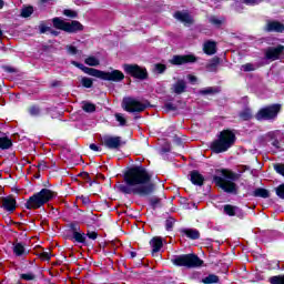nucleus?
Here are the masks:
<instances>
[{
    "label": "nucleus",
    "mask_w": 284,
    "mask_h": 284,
    "mask_svg": "<svg viewBox=\"0 0 284 284\" xmlns=\"http://www.w3.org/2000/svg\"><path fill=\"white\" fill-rule=\"evenodd\" d=\"M125 184L116 187L122 194H138V196H150L154 192L152 174L143 166H134L124 174Z\"/></svg>",
    "instance_id": "f257e3e1"
},
{
    "label": "nucleus",
    "mask_w": 284,
    "mask_h": 284,
    "mask_svg": "<svg viewBox=\"0 0 284 284\" xmlns=\"http://www.w3.org/2000/svg\"><path fill=\"white\" fill-rule=\"evenodd\" d=\"M235 141L236 135L230 130H224L220 133L219 139L211 143V150L215 152V154L227 152V150L234 145Z\"/></svg>",
    "instance_id": "f03ea898"
},
{
    "label": "nucleus",
    "mask_w": 284,
    "mask_h": 284,
    "mask_svg": "<svg viewBox=\"0 0 284 284\" xmlns=\"http://www.w3.org/2000/svg\"><path fill=\"white\" fill-rule=\"evenodd\" d=\"M52 199H54V192L49 189H42L40 192L30 196L24 205L27 210H39L45 203H50Z\"/></svg>",
    "instance_id": "7ed1b4c3"
},
{
    "label": "nucleus",
    "mask_w": 284,
    "mask_h": 284,
    "mask_svg": "<svg viewBox=\"0 0 284 284\" xmlns=\"http://www.w3.org/2000/svg\"><path fill=\"white\" fill-rule=\"evenodd\" d=\"M171 262L178 267H201L203 265V261L195 254L175 255L171 258Z\"/></svg>",
    "instance_id": "20e7f679"
},
{
    "label": "nucleus",
    "mask_w": 284,
    "mask_h": 284,
    "mask_svg": "<svg viewBox=\"0 0 284 284\" xmlns=\"http://www.w3.org/2000/svg\"><path fill=\"white\" fill-rule=\"evenodd\" d=\"M52 23L57 30H63V32H69L70 34L83 31V24L77 20L65 22L61 18H53Z\"/></svg>",
    "instance_id": "39448f33"
},
{
    "label": "nucleus",
    "mask_w": 284,
    "mask_h": 284,
    "mask_svg": "<svg viewBox=\"0 0 284 284\" xmlns=\"http://www.w3.org/2000/svg\"><path fill=\"white\" fill-rule=\"evenodd\" d=\"M281 112V104H272L258 110L255 115L257 121H276Z\"/></svg>",
    "instance_id": "423d86ee"
},
{
    "label": "nucleus",
    "mask_w": 284,
    "mask_h": 284,
    "mask_svg": "<svg viewBox=\"0 0 284 284\" xmlns=\"http://www.w3.org/2000/svg\"><path fill=\"white\" fill-rule=\"evenodd\" d=\"M95 78L102 79L103 81H113L115 83H119V81H123V79H125V75L120 70H112L110 72H105L98 69Z\"/></svg>",
    "instance_id": "0eeeda50"
},
{
    "label": "nucleus",
    "mask_w": 284,
    "mask_h": 284,
    "mask_svg": "<svg viewBox=\"0 0 284 284\" xmlns=\"http://www.w3.org/2000/svg\"><path fill=\"white\" fill-rule=\"evenodd\" d=\"M101 145L109 150H119L123 145V138L114 135H103L101 139Z\"/></svg>",
    "instance_id": "6e6552de"
},
{
    "label": "nucleus",
    "mask_w": 284,
    "mask_h": 284,
    "mask_svg": "<svg viewBox=\"0 0 284 284\" xmlns=\"http://www.w3.org/2000/svg\"><path fill=\"white\" fill-rule=\"evenodd\" d=\"M123 108L126 112H143L148 104L132 98H126L123 100Z\"/></svg>",
    "instance_id": "1a4fd4ad"
},
{
    "label": "nucleus",
    "mask_w": 284,
    "mask_h": 284,
    "mask_svg": "<svg viewBox=\"0 0 284 284\" xmlns=\"http://www.w3.org/2000/svg\"><path fill=\"white\" fill-rule=\"evenodd\" d=\"M123 70L126 74H130L135 79H148V70L139 67L138 64H124Z\"/></svg>",
    "instance_id": "9d476101"
},
{
    "label": "nucleus",
    "mask_w": 284,
    "mask_h": 284,
    "mask_svg": "<svg viewBox=\"0 0 284 284\" xmlns=\"http://www.w3.org/2000/svg\"><path fill=\"white\" fill-rule=\"evenodd\" d=\"M215 184L219 185L224 192H227L229 194H234L236 192V183L232 181H227L221 176L214 178Z\"/></svg>",
    "instance_id": "9b49d317"
},
{
    "label": "nucleus",
    "mask_w": 284,
    "mask_h": 284,
    "mask_svg": "<svg viewBox=\"0 0 284 284\" xmlns=\"http://www.w3.org/2000/svg\"><path fill=\"white\" fill-rule=\"evenodd\" d=\"M196 61V57L194 55H174L171 60L173 65H183L184 63H194Z\"/></svg>",
    "instance_id": "f8f14e48"
},
{
    "label": "nucleus",
    "mask_w": 284,
    "mask_h": 284,
    "mask_svg": "<svg viewBox=\"0 0 284 284\" xmlns=\"http://www.w3.org/2000/svg\"><path fill=\"white\" fill-rule=\"evenodd\" d=\"M224 214H227V216H237V219H243L244 216L243 210L232 204L224 205Z\"/></svg>",
    "instance_id": "ddd939ff"
},
{
    "label": "nucleus",
    "mask_w": 284,
    "mask_h": 284,
    "mask_svg": "<svg viewBox=\"0 0 284 284\" xmlns=\"http://www.w3.org/2000/svg\"><path fill=\"white\" fill-rule=\"evenodd\" d=\"M174 18L178 19V21L184 23V26H192V23H194V19L192 18V16H190V13L185 11L175 12Z\"/></svg>",
    "instance_id": "4468645a"
},
{
    "label": "nucleus",
    "mask_w": 284,
    "mask_h": 284,
    "mask_svg": "<svg viewBox=\"0 0 284 284\" xmlns=\"http://www.w3.org/2000/svg\"><path fill=\"white\" fill-rule=\"evenodd\" d=\"M1 203L7 212H14L17 210V200L12 196L2 197Z\"/></svg>",
    "instance_id": "2eb2a0df"
},
{
    "label": "nucleus",
    "mask_w": 284,
    "mask_h": 284,
    "mask_svg": "<svg viewBox=\"0 0 284 284\" xmlns=\"http://www.w3.org/2000/svg\"><path fill=\"white\" fill-rule=\"evenodd\" d=\"M284 47L283 45H278L276 48H270L266 53L265 57L266 59L271 60V61H276V59H278V57H281V53L283 52Z\"/></svg>",
    "instance_id": "dca6fc26"
},
{
    "label": "nucleus",
    "mask_w": 284,
    "mask_h": 284,
    "mask_svg": "<svg viewBox=\"0 0 284 284\" xmlns=\"http://www.w3.org/2000/svg\"><path fill=\"white\" fill-rule=\"evenodd\" d=\"M203 52L204 54H209V57H212V54H216V43L212 40L204 42Z\"/></svg>",
    "instance_id": "f3484780"
},
{
    "label": "nucleus",
    "mask_w": 284,
    "mask_h": 284,
    "mask_svg": "<svg viewBox=\"0 0 284 284\" xmlns=\"http://www.w3.org/2000/svg\"><path fill=\"white\" fill-rule=\"evenodd\" d=\"M72 65H75V68H79L80 70H82V72L84 74H89V77H97L98 69L88 68V67H85L82 63H79L77 61H73Z\"/></svg>",
    "instance_id": "a211bd4d"
},
{
    "label": "nucleus",
    "mask_w": 284,
    "mask_h": 284,
    "mask_svg": "<svg viewBox=\"0 0 284 284\" xmlns=\"http://www.w3.org/2000/svg\"><path fill=\"white\" fill-rule=\"evenodd\" d=\"M266 30L268 32H284V24L281 22H276V21L268 22Z\"/></svg>",
    "instance_id": "6ab92c4d"
},
{
    "label": "nucleus",
    "mask_w": 284,
    "mask_h": 284,
    "mask_svg": "<svg viewBox=\"0 0 284 284\" xmlns=\"http://www.w3.org/2000/svg\"><path fill=\"white\" fill-rule=\"evenodd\" d=\"M150 245L152 247V254H156L161 251V247H163V241L161 240V237H153L150 241Z\"/></svg>",
    "instance_id": "aec40b11"
},
{
    "label": "nucleus",
    "mask_w": 284,
    "mask_h": 284,
    "mask_svg": "<svg viewBox=\"0 0 284 284\" xmlns=\"http://www.w3.org/2000/svg\"><path fill=\"white\" fill-rule=\"evenodd\" d=\"M204 181H205V178H203L201 173H199V171L191 172V183H193V185L201 186L203 185Z\"/></svg>",
    "instance_id": "412c9836"
},
{
    "label": "nucleus",
    "mask_w": 284,
    "mask_h": 284,
    "mask_svg": "<svg viewBox=\"0 0 284 284\" xmlns=\"http://www.w3.org/2000/svg\"><path fill=\"white\" fill-rule=\"evenodd\" d=\"M13 254L16 256H28V250H26V246L22 243H14Z\"/></svg>",
    "instance_id": "4be33fe9"
},
{
    "label": "nucleus",
    "mask_w": 284,
    "mask_h": 284,
    "mask_svg": "<svg viewBox=\"0 0 284 284\" xmlns=\"http://www.w3.org/2000/svg\"><path fill=\"white\" fill-rule=\"evenodd\" d=\"M182 234L187 236V239H192V241H196L201 236V233L196 229H183Z\"/></svg>",
    "instance_id": "5701e85b"
},
{
    "label": "nucleus",
    "mask_w": 284,
    "mask_h": 284,
    "mask_svg": "<svg viewBox=\"0 0 284 284\" xmlns=\"http://www.w3.org/2000/svg\"><path fill=\"white\" fill-rule=\"evenodd\" d=\"M187 85L183 80H178L176 83L173 84L172 90L175 94H183Z\"/></svg>",
    "instance_id": "b1692460"
},
{
    "label": "nucleus",
    "mask_w": 284,
    "mask_h": 284,
    "mask_svg": "<svg viewBox=\"0 0 284 284\" xmlns=\"http://www.w3.org/2000/svg\"><path fill=\"white\" fill-rule=\"evenodd\" d=\"M209 23H211V26H214V28H221V26L225 23V18L219 16H211L209 17Z\"/></svg>",
    "instance_id": "393cba45"
},
{
    "label": "nucleus",
    "mask_w": 284,
    "mask_h": 284,
    "mask_svg": "<svg viewBox=\"0 0 284 284\" xmlns=\"http://www.w3.org/2000/svg\"><path fill=\"white\" fill-rule=\"evenodd\" d=\"M221 91L219 90V88L216 87H207V88H204V89H201L199 91V94H202L203 97H212L214 94H219Z\"/></svg>",
    "instance_id": "a878e982"
},
{
    "label": "nucleus",
    "mask_w": 284,
    "mask_h": 284,
    "mask_svg": "<svg viewBox=\"0 0 284 284\" xmlns=\"http://www.w3.org/2000/svg\"><path fill=\"white\" fill-rule=\"evenodd\" d=\"M222 176H224V179H229V181H239V179H241L239 173H234L230 170H222Z\"/></svg>",
    "instance_id": "bb28decb"
},
{
    "label": "nucleus",
    "mask_w": 284,
    "mask_h": 284,
    "mask_svg": "<svg viewBox=\"0 0 284 284\" xmlns=\"http://www.w3.org/2000/svg\"><path fill=\"white\" fill-rule=\"evenodd\" d=\"M12 140L8 136H0V150H10Z\"/></svg>",
    "instance_id": "cd10ccee"
},
{
    "label": "nucleus",
    "mask_w": 284,
    "mask_h": 284,
    "mask_svg": "<svg viewBox=\"0 0 284 284\" xmlns=\"http://www.w3.org/2000/svg\"><path fill=\"white\" fill-rule=\"evenodd\" d=\"M253 196L260 199H270V191H267L266 189L258 187L253 192Z\"/></svg>",
    "instance_id": "c85d7f7f"
},
{
    "label": "nucleus",
    "mask_w": 284,
    "mask_h": 284,
    "mask_svg": "<svg viewBox=\"0 0 284 284\" xmlns=\"http://www.w3.org/2000/svg\"><path fill=\"white\" fill-rule=\"evenodd\" d=\"M20 281H37V274L32 273V272H27V273H22L20 274Z\"/></svg>",
    "instance_id": "c756f323"
},
{
    "label": "nucleus",
    "mask_w": 284,
    "mask_h": 284,
    "mask_svg": "<svg viewBox=\"0 0 284 284\" xmlns=\"http://www.w3.org/2000/svg\"><path fill=\"white\" fill-rule=\"evenodd\" d=\"M87 65H91V68H97V65L101 64V61L97 57H89L84 60Z\"/></svg>",
    "instance_id": "7c9ffc66"
},
{
    "label": "nucleus",
    "mask_w": 284,
    "mask_h": 284,
    "mask_svg": "<svg viewBox=\"0 0 284 284\" xmlns=\"http://www.w3.org/2000/svg\"><path fill=\"white\" fill-rule=\"evenodd\" d=\"M73 239L77 243H85V234L77 231V227L73 231Z\"/></svg>",
    "instance_id": "2f4dec72"
},
{
    "label": "nucleus",
    "mask_w": 284,
    "mask_h": 284,
    "mask_svg": "<svg viewBox=\"0 0 284 284\" xmlns=\"http://www.w3.org/2000/svg\"><path fill=\"white\" fill-rule=\"evenodd\" d=\"M219 63H220L219 58H213V59L211 60V63H209V64L206 65L207 71H209V72H214V70H216V68L219 67Z\"/></svg>",
    "instance_id": "473e14b6"
},
{
    "label": "nucleus",
    "mask_w": 284,
    "mask_h": 284,
    "mask_svg": "<svg viewBox=\"0 0 284 284\" xmlns=\"http://www.w3.org/2000/svg\"><path fill=\"white\" fill-rule=\"evenodd\" d=\"M33 12H34V8H32V7H24L21 10V17L23 19H28V17H32Z\"/></svg>",
    "instance_id": "72a5a7b5"
},
{
    "label": "nucleus",
    "mask_w": 284,
    "mask_h": 284,
    "mask_svg": "<svg viewBox=\"0 0 284 284\" xmlns=\"http://www.w3.org/2000/svg\"><path fill=\"white\" fill-rule=\"evenodd\" d=\"M240 118L243 121H250V119H252V111L250 109H245L243 112L240 113Z\"/></svg>",
    "instance_id": "f704fd0d"
},
{
    "label": "nucleus",
    "mask_w": 284,
    "mask_h": 284,
    "mask_svg": "<svg viewBox=\"0 0 284 284\" xmlns=\"http://www.w3.org/2000/svg\"><path fill=\"white\" fill-rule=\"evenodd\" d=\"M205 284L219 283V276L211 274L203 280Z\"/></svg>",
    "instance_id": "c9c22d12"
},
{
    "label": "nucleus",
    "mask_w": 284,
    "mask_h": 284,
    "mask_svg": "<svg viewBox=\"0 0 284 284\" xmlns=\"http://www.w3.org/2000/svg\"><path fill=\"white\" fill-rule=\"evenodd\" d=\"M29 114L31 116H41V109L37 105L29 108Z\"/></svg>",
    "instance_id": "e433bc0d"
},
{
    "label": "nucleus",
    "mask_w": 284,
    "mask_h": 284,
    "mask_svg": "<svg viewBox=\"0 0 284 284\" xmlns=\"http://www.w3.org/2000/svg\"><path fill=\"white\" fill-rule=\"evenodd\" d=\"M82 110H84V112H94L97 110V106L93 103L84 102L82 105Z\"/></svg>",
    "instance_id": "4c0bfd02"
},
{
    "label": "nucleus",
    "mask_w": 284,
    "mask_h": 284,
    "mask_svg": "<svg viewBox=\"0 0 284 284\" xmlns=\"http://www.w3.org/2000/svg\"><path fill=\"white\" fill-rule=\"evenodd\" d=\"M271 284H284V275L272 276L270 278Z\"/></svg>",
    "instance_id": "58836bf2"
},
{
    "label": "nucleus",
    "mask_w": 284,
    "mask_h": 284,
    "mask_svg": "<svg viewBox=\"0 0 284 284\" xmlns=\"http://www.w3.org/2000/svg\"><path fill=\"white\" fill-rule=\"evenodd\" d=\"M64 17H69V19H77L79 17V13L74 10L65 9L63 11Z\"/></svg>",
    "instance_id": "ea45409f"
},
{
    "label": "nucleus",
    "mask_w": 284,
    "mask_h": 284,
    "mask_svg": "<svg viewBox=\"0 0 284 284\" xmlns=\"http://www.w3.org/2000/svg\"><path fill=\"white\" fill-rule=\"evenodd\" d=\"M241 70H243V72H254V70H256V65L253 63H246L241 67Z\"/></svg>",
    "instance_id": "a19ab883"
},
{
    "label": "nucleus",
    "mask_w": 284,
    "mask_h": 284,
    "mask_svg": "<svg viewBox=\"0 0 284 284\" xmlns=\"http://www.w3.org/2000/svg\"><path fill=\"white\" fill-rule=\"evenodd\" d=\"M115 120L120 123L121 126H124L128 123V120H125V116H123L122 113H115Z\"/></svg>",
    "instance_id": "79ce46f5"
},
{
    "label": "nucleus",
    "mask_w": 284,
    "mask_h": 284,
    "mask_svg": "<svg viewBox=\"0 0 284 284\" xmlns=\"http://www.w3.org/2000/svg\"><path fill=\"white\" fill-rule=\"evenodd\" d=\"M81 83H82L83 88H91L93 84L92 79H90V78H82Z\"/></svg>",
    "instance_id": "37998d69"
},
{
    "label": "nucleus",
    "mask_w": 284,
    "mask_h": 284,
    "mask_svg": "<svg viewBox=\"0 0 284 284\" xmlns=\"http://www.w3.org/2000/svg\"><path fill=\"white\" fill-rule=\"evenodd\" d=\"M165 64H161L158 63L154 65V70L159 73V74H163V72H165Z\"/></svg>",
    "instance_id": "c03bdc74"
},
{
    "label": "nucleus",
    "mask_w": 284,
    "mask_h": 284,
    "mask_svg": "<svg viewBox=\"0 0 284 284\" xmlns=\"http://www.w3.org/2000/svg\"><path fill=\"white\" fill-rule=\"evenodd\" d=\"M40 34H45V32H52V29L45 24L39 26Z\"/></svg>",
    "instance_id": "a18cd8bd"
},
{
    "label": "nucleus",
    "mask_w": 284,
    "mask_h": 284,
    "mask_svg": "<svg viewBox=\"0 0 284 284\" xmlns=\"http://www.w3.org/2000/svg\"><path fill=\"white\" fill-rule=\"evenodd\" d=\"M39 256L41 261H50V251H44L42 253H39Z\"/></svg>",
    "instance_id": "49530a36"
},
{
    "label": "nucleus",
    "mask_w": 284,
    "mask_h": 284,
    "mask_svg": "<svg viewBox=\"0 0 284 284\" xmlns=\"http://www.w3.org/2000/svg\"><path fill=\"white\" fill-rule=\"evenodd\" d=\"M276 194L280 196V199H284V184L276 187Z\"/></svg>",
    "instance_id": "de8ad7c7"
},
{
    "label": "nucleus",
    "mask_w": 284,
    "mask_h": 284,
    "mask_svg": "<svg viewBox=\"0 0 284 284\" xmlns=\"http://www.w3.org/2000/svg\"><path fill=\"white\" fill-rule=\"evenodd\" d=\"M67 51L69 52V54H72V55L79 52V50L74 45H67Z\"/></svg>",
    "instance_id": "09e8293b"
},
{
    "label": "nucleus",
    "mask_w": 284,
    "mask_h": 284,
    "mask_svg": "<svg viewBox=\"0 0 284 284\" xmlns=\"http://www.w3.org/2000/svg\"><path fill=\"white\" fill-rule=\"evenodd\" d=\"M274 169L277 172V174H281L282 176H284V164H277L274 166Z\"/></svg>",
    "instance_id": "8fccbe9b"
},
{
    "label": "nucleus",
    "mask_w": 284,
    "mask_h": 284,
    "mask_svg": "<svg viewBox=\"0 0 284 284\" xmlns=\"http://www.w3.org/2000/svg\"><path fill=\"white\" fill-rule=\"evenodd\" d=\"M151 205L153 206V207H156V205H159V203H161V199H159V197H156V196H154V197H151Z\"/></svg>",
    "instance_id": "3c124183"
},
{
    "label": "nucleus",
    "mask_w": 284,
    "mask_h": 284,
    "mask_svg": "<svg viewBox=\"0 0 284 284\" xmlns=\"http://www.w3.org/2000/svg\"><path fill=\"white\" fill-rule=\"evenodd\" d=\"M164 108H165L166 112L176 110V106H174V104H172V103H166L164 105Z\"/></svg>",
    "instance_id": "603ef678"
},
{
    "label": "nucleus",
    "mask_w": 284,
    "mask_h": 284,
    "mask_svg": "<svg viewBox=\"0 0 284 284\" xmlns=\"http://www.w3.org/2000/svg\"><path fill=\"white\" fill-rule=\"evenodd\" d=\"M38 169L39 171L48 170V164L45 162H40Z\"/></svg>",
    "instance_id": "864d4df0"
},
{
    "label": "nucleus",
    "mask_w": 284,
    "mask_h": 284,
    "mask_svg": "<svg viewBox=\"0 0 284 284\" xmlns=\"http://www.w3.org/2000/svg\"><path fill=\"white\" fill-rule=\"evenodd\" d=\"M87 236H89V239H91L92 241H97V232H89L87 233Z\"/></svg>",
    "instance_id": "5fc2aeb1"
},
{
    "label": "nucleus",
    "mask_w": 284,
    "mask_h": 284,
    "mask_svg": "<svg viewBox=\"0 0 284 284\" xmlns=\"http://www.w3.org/2000/svg\"><path fill=\"white\" fill-rule=\"evenodd\" d=\"M78 199L82 200V203L84 205H88L90 203V197H88V196L82 195V196H79Z\"/></svg>",
    "instance_id": "6e6d98bb"
},
{
    "label": "nucleus",
    "mask_w": 284,
    "mask_h": 284,
    "mask_svg": "<svg viewBox=\"0 0 284 284\" xmlns=\"http://www.w3.org/2000/svg\"><path fill=\"white\" fill-rule=\"evenodd\" d=\"M166 230H172L174 227V222L172 220H166Z\"/></svg>",
    "instance_id": "4d7b16f0"
},
{
    "label": "nucleus",
    "mask_w": 284,
    "mask_h": 284,
    "mask_svg": "<svg viewBox=\"0 0 284 284\" xmlns=\"http://www.w3.org/2000/svg\"><path fill=\"white\" fill-rule=\"evenodd\" d=\"M90 150L93 152H101V148L97 146V144H90Z\"/></svg>",
    "instance_id": "13d9d810"
},
{
    "label": "nucleus",
    "mask_w": 284,
    "mask_h": 284,
    "mask_svg": "<svg viewBox=\"0 0 284 284\" xmlns=\"http://www.w3.org/2000/svg\"><path fill=\"white\" fill-rule=\"evenodd\" d=\"M272 145H273L274 148H276L277 150H280V148H281V142H278V140H274V141L272 142Z\"/></svg>",
    "instance_id": "bf43d9fd"
},
{
    "label": "nucleus",
    "mask_w": 284,
    "mask_h": 284,
    "mask_svg": "<svg viewBox=\"0 0 284 284\" xmlns=\"http://www.w3.org/2000/svg\"><path fill=\"white\" fill-rule=\"evenodd\" d=\"M187 79L191 83H196L197 79L195 75H187Z\"/></svg>",
    "instance_id": "052dcab7"
},
{
    "label": "nucleus",
    "mask_w": 284,
    "mask_h": 284,
    "mask_svg": "<svg viewBox=\"0 0 284 284\" xmlns=\"http://www.w3.org/2000/svg\"><path fill=\"white\" fill-rule=\"evenodd\" d=\"M170 145H166V146H163L162 149H161V154H165L166 152H170Z\"/></svg>",
    "instance_id": "680f3d73"
},
{
    "label": "nucleus",
    "mask_w": 284,
    "mask_h": 284,
    "mask_svg": "<svg viewBox=\"0 0 284 284\" xmlns=\"http://www.w3.org/2000/svg\"><path fill=\"white\" fill-rule=\"evenodd\" d=\"M246 3H248L250 6H254L256 4V0H246Z\"/></svg>",
    "instance_id": "e2e57ef3"
},
{
    "label": "nucleus",
    "mask_w": 284,
    "mask_h": 284,
    "mask_svg": "<svg viewBox=\"0 0 284 284\" xmlns=\"http://www.w3.org/2000/svg\"><path fill=\"white\" fill-rule=\"evenodd\" d=\"M4 70H6L7 72H14V69H12V68H10V67H6Z\"/></svg>",
    "instance_id": "0e129e2a"
},
{
    "label": "nucleus",
    "mask_w": 284,
    "mask_h": 284,
    "mask_svg": "<svg viewBox=\"0 0 284 284\" xmlns=\"http://www.w3.org/2000/svg\"><path fill=\"white\" fill-rule=\"evenodd\" d=\"M49 32H51V34H54L55 37H57V34H58V32H57V31H53L52 29H51V31H49Z\"/></svg>",
    "instance_id": "69168bd1"
},
{
    "label": "nucleus",
    "mask_w": 284,
    "mask_h": 284,
    "mask_svg": "<svg viewBox=\"0 0 284 284\" xmlns=\"http://www.w3.org/2000/svg\"><path fill=\"white\" fill-rule=\"evenodd\" d=\"M3 8V0H0V10Z\"/></svg>",
    "instance_id": "338daca9"
},
{
    "label": "nucleus",
    "mask_w": 284,
    "mask_h": 284,
    "mask_svg": "<svg viewBox=\"0 0 284 284\" xmlns=\"http://www.w3.org/2000/svg\"><path fill=\"white\" fill-rule=\"evenodd\" d=\"M131 256H132V258H134V256H136V253L131 252Z\"/></svg>",
    "instance_id": "774afa93"
}]
</instances>
